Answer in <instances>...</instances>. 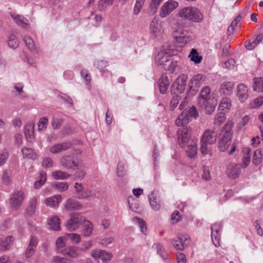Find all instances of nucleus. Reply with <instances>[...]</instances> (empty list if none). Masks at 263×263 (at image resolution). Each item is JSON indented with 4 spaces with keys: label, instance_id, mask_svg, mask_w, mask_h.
<instances>
[{
    "label": "nucleus",
    "instance_id": "nucleus-1",
    "mask_svg": "<svg viewBox=\"0 0 263 263\" xmlns=\"http://www.w3.org/2000/svg\"><path fill=\"white\" fill-rule=\"evenodd\" d=\"M192 129L190 127L179 128L177 131L179 145L185 149L187 155L190 158H194L197 152L198 139L192 137Z\"/></svg>",
    "mask_w": 263,
    "mask_h": 263
},
{
    "label": "nucleus",
    "instance_id": "nucleus-2",
    "mask_svg": "<svg viewBox=\"0 0 263 263\" xmlns=\"http://www.w3.org/2000/svg\"><path fill=\"white\" fill-rule=\"evenodd\" d=\"M177 15L184 20L194 23H200L203 20V15L197 7H184L179 10Z\"/></svg>",
    "mask_w": 263,
    "mask_h": 263
},
{
    "label": "nucleus",
    "instance_id": "nucleus-3",
    "mask_svg": "<svg viewBox=\"0 0 263 263\" xmlns=\"http://www.w3.org/2000/svg\"><path fill=\"white\" fill-rule=\"evenodd\" d=\"M164 22L154 16L149 25V33L153 37L161 39L165 34Z\"/></svg>",
    "mask_w": 263,
    "mask_h": 263
},
{
    "label": "nucleus",
    "instance_id": "nucleus-4",
    "mask_svg": "<svg viewBox=\"0 0 263 263\" xmlns=\"http://www.w3.org/2000/svg\"><path fill=\"white\" fill-rule=\"evenodd\" d=\"M60 164L66 170H76L83 166L81 160L70 155L63 156L60 159Z\"/></svg>",
    "mask_w": 263,
    "mask_h": 263
},
{
    "label": "nucleus",
    "instance_id": "nucleus-5",
    "mask_svg": "<svg viewBox=\"0 0 263 263\" xmlns=\"http://www.w3.org/2000/svg\"><path fill=\"white\" fill-rule=\"evenodd\" d=\"M26 198V195L23 191L16 190L13 192L9 199L10 208L13 210H17L22 205Z\"/></svg>",
    "mask_w": 263,
    "mask_h": 263
},
{
    "label": "nucleus",
    "instance_id": "nucleus-6",
    "mask_svg": "<svg viewBox=\"0 0 263 263\" xmlns=\"http://www.w3.org/2000/svg\"><path fill=\"white\" fill-rule=\"evenodd\" d=\"M221 138L219 142V149L225 152L230 145V124L227 123L223 127L221 132Z\"/></svg>",
    "mask_w": 263,
    "mask_h": 263
},
{
    "label": "nucleus",
    "instance_id": "nucleus-7",
    "mask_svg": "<svg viewBox=\"0 0 263 263\" xmlns=\"http://www.w3.org/2000/svg\"><path fill=\"white\" fill-rule=\"evenodd\" d=\"M178 3L174 0H168L160 7L159 15L161 18H165L178 7Z\"/></svg>",
    "mask_w": 263,
    "mask_h": 263
},
{
    "label": "nucleus",
    "instance_id": "nucleus-8",
    "mask_svg": "<svg viewBox=\"0 0 263 263\" xmlns=\"http://www.w3.org/2000/svg\"><path fill=\"white\" fill-rule=\"evenodd\" d=\"M173 53H168L166 51L161 50L157 54L156 62L158 65L163 66L166 70H169V66L172 63L171 57Z\"/></svg>",
    "mask_w": 263,
    "mask_h": 263
},
{
    "label": "nucleus",
    "instance_id": "nucleus-9",
    "mask_svg": "<svg viewBox=\"0 0 263 263\" xmlns=\"http://www.w3.org/2000/svg\"><path fill=\"white\" fill-rule=\"evenodd\" d=\"M170 242L176 250L183 251L190 244V237L186 234L179 235L177 239H172Z\"/></svg>",
    "mask_w": 263,
    "mask_h": 263
},
{
    "label": "nucleus",
    "instance_id": "nucleus-10",
    "mask_svg": "<svg viewBox=\"0 0 263 263\" xmlns=\"http://www.w3.org/2000/svg\"><path fill=\"white\" fill-rule=\"evenodd\" d=\"M70 219L66 223V228L69 231H74L78 229L81 223L82 218L78 213H71Z\"/></svg>",
    "mask_w": 263,
    "mask_h": 263
},
{
    "label": "nucleus",
    "instance_id": "nucleus-11",
    "mask_svg": "<svg viewBox=\"0 0 263 263\" xmlns=\"http://www.w3.org/2000/svg\"><path fill=\"white\" fill-rule=\"evenodd\" d=\"M236 95L238 100L243 103L249 97V89L248 86L243 83L238 84L236 88Z\"/></svg>",
    "mask_w": 263,
    "mask_h": 263
},
{
    "label": "nucleus",
    "instance_id": "nucleus-12",
    "mask_svg": "<svg viewBox=\"0 0 263 263\" xmlns=\"http://www.w3.org/2000/svg\"><path fill=\"white\" fill-rule=\"evenodd\" d=\"M198 103L199 106L205 110L207 114H211L215 109V104L213 103V100L211 98H199Z\"/></svg>",
    "mask_w": 263,
    "mask_h": 263
},
{
    "label": "nucleus",
    "instance_id": "nucleus-13",
    "mask_svg": "<svg viewBox=\"0 0 263 263\" xmlns=\"http://www.w3.org/2000/svg\"><path fill=\"white\" fill-rule=\"evenodd\" d=\"M221 229L220 223H214L211 227V238L213 244L216 247H218L220 245V236L219 231Z\"/></svg>",
    "mask_w": 263,
    "mask_h": 263
},
{
    "label": "nucleus",
    "instance_id": "nucleus-14",
    "mask_svg": "<svg viewBox=\"0 0 263 263\" xmlns=\"http://www.w3.org/2000/svg\"><path fill=\"white\" fill-rule=\"evenodd\" d=\"M204 81L205 77L202 74H197L192 78L189 83V86L191 89L198 90Z\"/></svg>",
    "mask_w": 263,
    "mask_h": 263
},
{
    "label": "nucleus",
    "instance_id": "nucleus-15",
    "mask_svg": "<svg viewBox=\"0 0 263 263\" xmlns=\"http://www.w3.org/2000/svg\"><path fill=\"white\" fill-rule=\"evenodd\" d=\"M91 255L95 259H101L103 261L110 260L112 257L111 253L101 250H92Z\"/></svg>",
    "mask_w": 263,
    "mask_h": 263
},
{
    "label": "nucleus",
    "instance_id": "nucleus-16",
    "mask_svg": "<svg viewBox=\"0 0 263 263\" xmlns=\"http://www.w3.org/2000/svg\"><path fill=\"white\" fill-rule=\"evenodd\" d=\"M61 254L71 258L78 257L81 255L80 248L73 246H67Z\"/></svg>",
    "mask_w": 263,
    "mask_h": 263
},
{
    "label": "nucleus",
    "instance_id": "nucleus-17",
    "mask_svg": "<svg viewBox=\"0 0 263 263\" xmlns=\"http://www.w3.org/2000/svg\"><path fill=\"white\" fill-rule=\"evenodd\" d=\"M179 35L174 37L176 41L178 43L186 44L193 39V34L187 31H179Z\"/></svg>",
    "mask_w": 263,
    "mask_h": 263
},
{
    "label": "nucleus",
    "instance_id": "nucleus-18",
    "mask_svg": "<svg viewBox=\"0 0 263 263\" xmlns=\"http://www.w3.org/2000/svg\"><path fill=\"white\" fill-rule=\"evenodd\" d=\"M217 134L211 130H205L201 137V141L208 143L209 144H213L216 141Z\"/></svg>",
    "mask_w": 263,
    "mask_h": 263
},
{
    "label": "nucleus",
    "instance_id": "nucleus-19",
    "mask_svg": "<svg viewBox=\"0 0 263 263\" xmlns=\"http://www.w3.org/2000/svg\"><path fill=\"white\" fill-rule=\"evenodd\" d=\"M71 146L70 142L57 143L50 147L49 151L51 154H56L69 149Z\"/></svg>",
    "mask_w": 263,
    "mask_h": 263
},
{
    "label": "nucleus",
    "instance_id": "nucleus-20",
    "mask_svg": "<svg viewBox=\"0 0 263 263\" xmlns=\"http://www.w3.org/2000/svg\"><path fill=\"white\" fill-rule=\"evenodd\" d=\"M190 119L187 115L186 110H184L182 113L179 115L178 118L175 120V124L177 126H180V128L190 127L187 126L189 123Z\"/></svg>",
    "mask_w": 263,
    "mask_h": 263
},
{
    "label": "nucleus",
    "instance_id": "nucleus-21",
    "mask_svg": "<svg viewBox=\"0 0 263 263\" xmlns=\"http://www.w3.org/2000/svg\"><path fill=\"white\" fill-rule=\"evenodd\" d=\"M64 208L67 211H71L81 209L82 205L78 201L69 198L67 199L64 205Z\"/></svg>",
    "mask_w": 263,
    "mask_h": 263
},
{
    "label": "nucleus",
    "instance_id": "nucleus-22",
    "mask_svg": "<svg viewBox=\"0 0 263 263\" xmlns=\"http://www.w3.org/2000/svg\"><path fill=\"white\" fill-rule=\"evenodd\" d=\"M158 85L161 93L165 94L166 93L170 85L168 77L165 74H162L158 80Z\"/></svg>",
    "mask_w": 263,
    "mask_h": 263
},
{
    "label": "nucleus",
    "instance_id": "nucleus-23",
    "mask_svg": "<svg viewBox=\"0 0 263 263\" xmlns=\"http://www.w3.org/2000/svg\"><path fill=\"white\" fill-rule=\"evenodd\" d=\"M39 198L37 197H33L28 201V206L26 209V214L31 216L34 214L38 204Z\"/></svg>",
    "mask_w": 263,
    "mask_h": 263
},
{
    "label": "nucleus",
    "instance_id": "nucleus-24",
    "mask_svg": "<svg viewBox=\"0 0 263 263\" xmlns=\"http://www.w3.org/2000/svg\"><path fill=\"white\" fill-rule=\"evenodd\" d=\"M62 197L61 195H58L48 197L45 199V204L51 208H56L59 206V203L61 201Z\"/></svg>",
    "mask_w": 263,
    "mask_h": 263
},
{
    "label": "nucleus",
    "instance_id": "nucleus-25",
    "mask_svg": "<svg viewBox=\"0 0 263 263\" xmlns=\"http://www.w3.org/2000/svg\"><path fill=\"white\" fill-rule=\"evenodd\" d=\"M93 230L92 223L87 220H84L83 228L82 230V235L85 237H88L91 235Z\"/></svg>",
    "mask_w": 263,
    "mask_h": 263
},
{
    "label": "nucleus",
    "instance_id": "nucleus-26",
    "mask_svg": "<svg viewBox=\"0 0 263 263\" xmlns=\"http://www.w3.org/2000/svg\"><path fill=\"white\" fill-rule=\"evenodd\" d=\"M148 199L152 208L155 211H158L160 209L161 205L160 199L157 198L155 193L153 192L148 196Z\"/></svg>",
    "mask_w": 263,
    "mask_h": 263
},
{
    "label": "nucleus",
    "instance_id": "nucleus-27",
    "mask_svg": "<svg viewBox=\"0 0 263 263\" xmlns=\"http://www.w3.org/2000/svg\"><path fill=\"white\" fill-rule=\"evenodd\" d=\"M188 58L190 59L191 61L194 62L196 64L200 63L203 59L202 56L200 55L198 51L195 48L191 49L190 54L188 55Z\"/></svg>",
    "mask_w": 263,
    "mask_h": 263
},
{
    "label": "nucleus",
    "instance_id": "nucleus-28",
    "mask_svg": "<svg viewBox=\"0 0 263 263\" xmlns=\"http://www.w3.org/2000/svg\"><path fill=\"white\" fill-rule=\"evenodd\" d=\"M12 240L11 237L0 238V251H6L10 248Z\"/></svg>",
    "mask_w": 263,
    "mask_h": 263
},
{
    "label": "nucleus",
    "instance_id": "nucleus-29",
    "mask_svg": "<svg viewBox=\"0 0 263 263\" xmlns=\"http://www.w3.org/2000/svg\"><path fill=\"white\" fill-rule=\"evenodd\" d=\"M48 224L53 230L59 231L61 229V223L59 217L57 216H53L48 221Z\"/></svg>",
    "mask_w": 263,
    "mask_h": 263
},
{
    "label": "nucleus",
    "instance_id": "nucleus-30",
    "mask_svg": "<svg viewBox=\"0 0 263 263\" xmlns=\"http://www.w3.org/2000/svg\"><path fill=\"white\" fill-rule=\"evenodd\" d=\"M263 39L262 34L258 35L255 40L251 41V40H249L246 41L245 43V47L248 50H253L254 49L256 46L261 42Z\"/></svg>",
    "mask_w": 263,
    "mask_h": 263
},
{
    "label": "nucleus",
    "instance_id": "nucleus-31",
    "mask_svg": "<svg viewBox=\"0 0 263 263\" xmlns=\"http://www.w3.org/2000/svg\"><path fill=\"white\" fill-rule=\"evenodd\" d=\"M230 109V99L229 97H223L219 106V109L224 114L229 113Z\"/></svg>",
    "mask_w": 263,
    "mask_h": 263
},
{
    "label": "nucleus",
    "instance_id": "nucleus-32",
    "mask_svg": "<svg viewBox=\"0 0 263 263\" xmlns=\"http://www.w3.org/2000/svg\"><path fill=\"white\" fill-rule=\"evenodd\" d=\"M244 153L241 165L243 168L247 167L250 164L251 160V149L249 147H245L242 151Z\"/></svg>",
    "mask_w": 263,
    "mask_h": 263
},
{
    "label": "nucleus",
    "instance_id": "nucleus-33",
    "mask_svg": "<svg viewBox=\"0 0 263 263\" xmlns=\"http://www.w3.org/2000/svg\"><path fill=\"white\" fill-rule=\"evenodd\" d=\"M34 128L33 124H27L24 126V134L29 141H32L34 139Z\"/></svg>",
    "mask_w": 263,
    "mask_h": 263
},
{
    "label": "nucleus",
    "instance_id": "nucleus-34",
    "mask_svg": "<svg viewBox=\"0 0 263 263\" xmlns=\"http://www.w3.org/2000/svg\"><path fill=\"white\" fill-rule=\"evenodd\" d=\"M52 176L56 180H65L70 178L71 175L66 172L58 170L53 172Z\"/></svg>",
    "mask_w": 263,
    "mask_h": 263
},
{
    "label": "nucleus",
    "instance_id": "nucleus-35",
    "mask_svg": "<svg viewBox=\"0 0 263 263\" xmlns=\"http://www.w3.org/2000/svg\"><path fill=\"white\" fill-rule=\"evenodd\" d=\"M162 0H152L150 4L148 13L149 15H154L157 11L158 8Z\"/></svg>",
    "mask_w": 263,
    "mask_h": 263
},
{
    "label": "nucleus",
    "instance_id": "nucleus-36",
    "mask_svg": "<svg viewBox=\"0 0 263 263\" xmlns=\"http://www.w3.org/2000/svg\"><path fill=\"white\" fill-rule=\"evenodd\" d=\"M22 152L24 158L32 160H35L36 158V155L32 148L24 147L22 149Z\"/></svg>",
    "mask_w": 263,
    "mask_h": 263
},
{
    "label": "nucleus",
    "instance_id": "nucleus-37",
    "mask_svg": "<svg viewBox=\"0 0 263 263\" xmlns=\"http://www.w3.org/2000/svg\"><path fill=\"white\" fill-rule=\"evenodd\" d=\"M47 180L46 173L41 171L40 173V179L34 183L33 187L35 189H40L46 182Z\"/></svg>",
    "mask_w": 263,
    "mask_h": 263
},
{
    "label": "nucleus",
    "instance_id": "nucleus-38",
    "mask_svg": "<svg viewBox=\"0 0 263 263\" xmlns=\"http://www.w3.org/2000/svg\"><path fill=\"white\" fill-rule=\"evenodd\" d=\"M12 17L13 18L15 22L19 26L22 27H25L28 25V20L25 17L22 16L19 14L16 15H12Z\"/></svg>",
    "mask_w": 263,
    "mask_h": 263
},
{
    "label": "nucleus",
    "instance_id": "nucleus-39",
    "mask_svg": "<svg viewBox=\"0 0 263 263\" xmlns=\"http://www.w3.org/2000/svg\"><path fill=\"white\" fill-rule=\"evenodd\" d=\"M66 242L64 238L62 237H59L55 242L56 249L58 253L61 254L65 248L67 247Z\"/></svg>",
    "mask_w": 263,
    "mask_h": 263
},
{
    "label": "nucleus",
    "instance_id": "nucleus-40",
    "mask_svg": "<svg viewBox=\"0 0 263 263\" xmlns=\"http://www.w3.org/2000/svg\"><path fill=\"white\" fill-rule=\"evenodd\" d=\"M253 88L254 91H263V77L255 78Z\"/></svg>",
    "mask_w": 263,
    "mask_h": 263
},
{
    "label": "nucleus",
    "instance_id": "nucleus-41",
    "mask_svg": "<svg viewBox=\"0 0 263 263\" xmlns=\"http://www.w3.org/2000/svg\"><path fill=\"white\" fill-rule=\"evenodd\" d=\"M219 92L221 96L229 97L230 95V83L225 82L221 85Z\"/></svg>",
    "mask_w": 263,
    "mask_h": 263
},
{
    "label": "nucleus",
    "instance_id": "nucleus-42",
    "mask_svg": "<svg viewBox=\"0 0 263 263\" xmlns=\"http://www.w3.org/2000/svg\"><path fill=\"white\" fill-rule=\"evenodd\" d=\"M187 76L185 74L180 75L178 78L175 81L176 84H178L181 87V90H182L183 87L185 88L186 82L187 80Z\"/></svg>",
    "mask_w": 263,
    "mask_h": 263
},
{
    "label": "nucleus",
    "instance_id": "nucleus-43",
    "mask_svg": "<svg viewBox=\"0 0 263 263\" xmlns=\"http://www.w3.org/2000/svg\"><path fill=\"white\" fill-rule=\"evenodd\" d=\"M74 188L76 192L79 194L78 196V198L79 199H82L84 198H87L89 196L87 195H84L82 191L83 190V186L81 183H76L74 184Z\"/></svg>",
    "mask_w": 263,
    "mask_h": 263
},
{
    "label": "nucleus",
    "instance_id": "nucleus-44",
    "mask_svg": "<svg viewBox=\"0 0 263 263\" xmlns=\"http://www.w3.org/2000/svg\"><path fill=\"white\" fill-rule=\"evenodd\" d=\"M263 104V96L259 97L253 100L249 103V107L251 108H256Z\"/></svg>",
    "mask_w": 263,
    "mask_h": 263
},
{
    "label": "nucleus",
    "instance_id": "nucleus-45",
    "mask_svg": "<svg viewBox=\"0 0 263 263\" xmlns=\"http://www.w3.org/2000/svg\"><path fill=\"white\" fill-rule=\"evenodd\" d=\"M24 41L28 48L30 51H34L35 49V45L33 40L29 36L25 35L24 37Z\"/></svg>",
    "mask_w": 263,
    "mask_h": 263
},
{
    "label": "nucleus",
    "instance_id": "nucleus-46",
    "mask_svg": "<svg viewBox=\"0 0 263 263\" xmlns=\"http://www.w3.org/2000/svg\"><path fill=\"white\" fill-rule=\"evenodd\" d=\"M8 45L9 47L13 49H16L18 47V42L15 35L11 34L9 36Z\"/></svg>",
    "mask_w": 263,
    "mask_h": 263
},
{
    "label": "nucleus",
    "instance_id": "nucleus-47",
    "mask_svg": "<svg viewBox=\"0 0 263 263\" xmlns=\"http://www.w3.org/2000/svg\"><path fill=\"white\" fill-rule=\"evenodd\" d=\"M65 236L69 237L73 243L78 244L81 240L80 235L77 233H67Z\"/></svg>",
    "mask_w": 263,
    "mask_h": 263
},
{
    "label": "nucleus",
    "instance_id": "nucleus-48",
    "mask_svg": "<svg viewBox=\"0 0 263 263\" xmlns=\"http://www.w3.org/2000/svg\"><path fill=\"white\" fill-rule=\"evenodd\" d=\"M48 123V119L47 117H44L41 118L38 122V129L40 131L45 130L47 126Z\"/></svg>",
    "mask_w": 263,
    "mask_h": 263
},
{
    "label": "nucleus",
    "instance_id": "nucleus-49",
    "mask_svg": "<svg viewBox=\"0 0 263 263\" xmlns=\"http://www.w3.org/2000/svg\"><path fill=\"white\" fill-rule=\"evenodd\" d=\"M224 113L220 112L218 113L214 118V124L217 125H220L226 120Z\"/></svg>",
    "mask_w": 263,
    "mask_h": 263
},
{
    "label": "nucleus",
    "instance_id": "nucleus-50",
    "mask_svg": "<svg viewBox=\"0 0 263 263\" xmlns=\"http://www.w3.org/2000/svg\"><path fill=\"white\" fill-rule=\"evenodd\" d=\"M241 172L240 166L236 164L231 168V178H236L239 177Z\"/></svg>",
    "mask_w": 263,
    "mask_h": 263
},
{
    "label": "nucleus",
    "instance_id": "nucleus-51",
    "mask_svg": "<svg viewBox=\"0 0 263 263\" xmlns=\"http://www.w3.org/2000/svg\"><path fill=\"white\" fill-rule=\"evenodd\" d=\"M181 100V97L179 95H175L173 97L170 102V109L171 110H173L178 104L179 101Z\"/></svg>",
    "mask_w": 263,
    "mask_h": 263
},
{
    "label": "nucleus",
    "instance_id": "nucleus-52",
    "mask_svg": "<svg viewBox=\"0 0 263 263\" xmlns=\"http://www.w3.org/2000/svg\"><path fill=\"white\" fill-rule=\"evenodd\" d=\"M68 184L67 182H58L54 185V187L60 192L65 191L68 189Z\"/></svg>",
    "mask_w": 263,
    "mask_h": 263
},
{
    "label": "nucleus",
    "instance_id": "nucleus-53",
    "mask_svg": "<svg viewBox=\"0 0 263 263\" xmlns=\"http://www.w3.org/2000/svg\"><path fill=\"white\" fill-rule=\"evenodd\" d=\"M209 143L201 141L200 142V151L203 155H207L211 153V149L208 147Z\"/></svg>",
    "mask_w": 263,
    "mask_h": 263
},
{
    "label": "nucleus",
    "instance_id": "nucleus-54",
    "mask_svg": "<svg viewBox=\"0 0 263 263\" xmlns=\"http://www.w3.org/2000/svg\"><path fill=\"white\" fill-rule=\"evenodd\" d=\"M71 262V260L70 259L59 256H54L52 261V263H70Z\"/></svg>",
    "mask_w": 263,
    "mask_h": 263
},
{
    "label": "nucleus",
    "instance_id": "nucleus-55",
    "mask_svg": "<svg viewBox=\"0 0 263 263\" xmlns=\"http://www.w3.org/2000/svg\"><path fill=\"white\" fill-rule=\"evenodd\" d=\"M115 240L112 237L104 238L100 240V244L104 247H108L111 245Z\"/></svg>",
    "mask_w": 263,
    "mask_h": 263
},
{
    "label": "nucleus",
    "instance_id": "nucleus-56",
    "mask_svg": "<svg viewBox=\"0 0 263 263\" xmlns=\"http://www.w3.org/2000/svg\"><path fill=\"white\" fill-rule=\"evenodd\" d=\"M210 88L208 86H206L202 89L199 98H203V99L210 98Z\"/></svg>",
    "mask_w": 263,
    "mask_h": 263
},
{
    "label": "nucleus",
    "instance_id": "nucleus-57",
    "mask_svg": "<svg viewBox=\"0 0 263 263\" xmlns=\"http://www.w3.org/2000/svg\"><path fill=\"white\" fill-rule=\"evenodd\" d=\"M54 164L53 161L49 157H45L43 159L42 166L45 168L53 167Z\"/></svg>",
    "mask_w": 263,
    "mask_h": 263
},
{
    "label": "nucleus",
    "instance_id": "nucleus-58",
    "mask_svg": "<svg viewBox=\"0 0 263 263\" xmlns=\"http://www.w3.org/2000/svg\"><path fill=\"white\" fill-rule=\"evenodd\" d=\"M144 4L136 0V3L133 8V14L138 15L142 9Z\"/></svg>",
    "mask_w": 263,
    "mask_h": 263
},
{
    "label": "nucleus",
    "instance_id": "nucleus-59",
    "mask_svg": "<svg viewBox=\"0 0 263 263\" xmlns=\"http://www.w3.org/2000/svg\"><path fill=\"white\" fill-rule=\"evenodd\" d=\"M156 248L157 251V253L163 258L164 259L166 258L167 254L165 252L164 248L162 246L158 243L156 245Z\"/></svg>",
    "mask_w": 263,
    "mask_h": 263
},
{
    "label": "nucleus",
    "instance_id": "nucleus-60",
    "mask_svg": "<svg viewBox=\"0 0 263 263\" xmlns=\"http://www.w3.org/2000/svg\"><path fill=\"white\" fill-rule=\"evenodd\" d=\"M11 180V172L8 170H5L2 176L3 183L8 184Z\"/></svg>",
    "mask_w": 263,
    "mask_h": 263
},
{
    "label": "nucleus",
    "instance_id": "nucleus-61",
    "mask_svg": "<svg viewBox=\"0 0 263 263\" xmlns=\"http://www.w3.org/2000/svg\"><path fill=\"white\" fill-rule=\"evenodd\" d=\"M116 174L119 177H122L125 175V171L123 164L118 163L117 167Z\"/></svg>",
    "mask_w": 263,
    "mask_h": 263
},
{
    "label": "nucleus",
    "instance_id": "nucleus-62",
    "mask_svg": "<svg viewBox=\"0 0 263 263\" xmlns=\"http://www.w3.org/2000/svg\"><path fill=\"white\" fill-rule=\"evenodd\" d=\"M202 178L203 180L206 181H210L212 179V175L211 174L210 171L204 167L202 175Z\"/></svg>",
    "mask_w": 263,
    "mask_h": 263
},
{
    "label": "nucleus",
    "instance_id": "nucleus-63",
    "mask_svg": "<svg viewBox=\"0 0 263 263\" xmlns=\"http://www.w3.org/2000/svg\"><path fill=\"white\" fill-rule=\"evenodd\" d=\"M261 151L259 149H257L254 153L253 162L256 164H258L261 162Z\"/></svg>",
    "mask_w": 263,
    "mask_h": 263
},
{
    "label": "nucleus",
    "instance_id": "nucleus-64",
    "mask_svg": "<svg viewBox=\"0 0 263 263\" xmlns=\"http://www.w3.org/2000/svg\"><path fill=\"white\" fill-rule=\"evenodd\" d=\"M81 75L86 82L89 83L91 81V77L88 70L83 69L81 71Z\"/></svg>",
    "mask_w": 263,
    "mask_h": 263
}]
</instances>
